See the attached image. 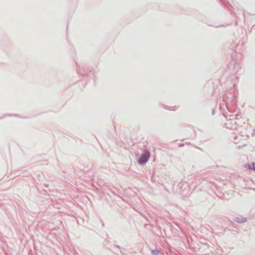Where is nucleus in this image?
<instances>
[{
  "instance_id": "nucleus-1",
  "label": "nucleus",
  "mask_w": 255,
  "mask_h": 255,
  "mask_svg": "<svg viewBox=\"0 0 255 255\" xmlns=\"http://www.w3.org/2000/svg\"><path fill=\"white\" fill-rule=\"evenodd\" d=\"M150 156V152L147 150H144L138 158V163L140 165H143L148 161Z\"/></svg>"
},
{
  "instance_id": "nucleus-2",
  "label": "nucleus",
  "mask_w": 255,
  "mask_h": 255,
  "mask_svg": "<svg viewBox=\"0 0 255 255\" xmlns=\"http://www.w3.org/2000/svg\"><path fill=\"white\" fill-rule=\"evenodd\" d=\"M234 221L238 223H244L247 221V218L243 216L236 217Z\"/></svg>"
},
{
  "instance_id": "nucleus-3",
  "label": "nucleus",
  "mask_w": 255,
  "mask_h": 255,
  "mask_svg": "<svg viewBox=\"0 0 255 255\" xmlns=\"http://www.w3.org/2000/svg\"><path fill=\"white\" fill-rule=\"evenodd\" d=\"M83 71H82V70L80 68L79 69H77V72L79 74H80L81 75H86L87 74V73H86L85 71L83 70Z\"/></svg>"
},
{
  "instance_id": "nucleus-4",
  "label": "nucleus",
  "mask_w": 255,
  "mask_h": 255,
  "mask_svg": "<svg viewBox=\"0 0 255 255\" xmlns=\"http://www.w3.org/2000/svg\"><path fill=\"white\" fill-rule=\"evenodd\" d=\"M159 253V251L158 250H153L151 251V254L152 255H158Z\"/></svg>"
},
{
  "instance_id": "nucleus-5",
  "label": "nucleus",
  "mask_w": 255,
  "mask_h": 255,
  "mask_svg": "<svg viewBox=\"0 0 255 255\" xmlns=\"http://www.w3.org/2000/svg\"><path fill=\"white\" fill-rule=\"evenodd\" d=\"M249 168L255 171V162L252 163L251 164L249 165Z\"/></svg>"
},
{
  "instance_id": "nucleus-6",
  "label": "nucleus",
  "mask_w": 255,
  "mask_h": 255,
  "mask_svg": "<svg viewBox=\"0 0 255 255\" xmlns=\"http://www.w3.org/2000/svg\"><path fill=\"white\" fill-rule=\"evenodd\" d=\"M253 135H255V129L253 130V133H252Z\"/></svg>"
},
{
  "instance_id": "nucleus-7",
  "label": "nucleus",
  "mask_w": 255,
  "mask_h": 255,
  "mask_svg": "<svg viewBox=\"0 0 255 255\" xmlns=\"http://www.w3.org/2000/svg\"><path fill=\"white\" fill-rule=\"evenodd\" d=\"M229 94L231 95V96H232V94L231 93H230Z\"/></svg>"
},
{
  "instance_id": "nucleus-8",
  "label": "nucleus",
  "mask_w": 255,
  "mask_h": 255,
  "mask_svg": "<svg viewBox=\"0 0 255 255\" xmlns=\"http://www.w3.org/2000/svg\"><path fill=\"white\" fill-rule=\"evenodd\" d=\"M169 110H170V111H172V110H175V109H173V110H172V109H169Z\"/></svg>"
},
{
  "instance_id": "nucleus-9",
  "label": "nucleus",
  "mask_w": 255,
  "mask_h": 255,
  "mask_svg": "<svg viewBox=\"0 0 255 255\" xmlns=\"http://www.w3.org/2000/svg\"><path fill=\"white\" fill-rule=\"evenodd\" d=\"M1 119V118H0V119Z\"/></svg>"
}]
</instances>
